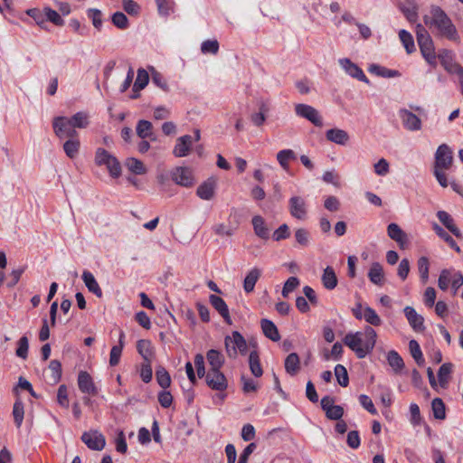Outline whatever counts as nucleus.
I'll list each match as a JSON object with an SVG mask.
<instances>
[{"mask_svg": "<svg viewBox=\"0 0 463 463\" xmlns=\"http://www.w3.org/2000/svg\"><path fill=\"white\" fill-rule=\"evenodd\" d=\"M423 22L436 37L458 44L460 43V35L456 25L440 6L430 5V13L423 15Z\"/></svg>", "mask_w": 463, "mask_h": 463, "instance_id": "nucleus-1", "label": "nucleus"}, {"mask_svg": "<svg viewBox=\"0 0 463 463\" xmlns=\"http://www.w3.org/2000/svg\"><path fill=\"white\" fill-rule=\"evenodd\" d=\"M453 163L452 149L447 144H441L435 152L432 174L441 187L447 188L449 185L454 192L461 194L460 186L454 180L449 181L446 173L452 167Z\"/></svg>", "mask_w": 463, "mask_h": 463, "instance_id": "nucleus-2", "label": "nucleus"}, {"mask_svg": "<svg viewBox=\"0 0 463 463\" xmlns=\"http://www.w3.org/2000/svg\"><path fill=\"white\" fill-rule=\"evenodd\" d=\"M376 337L375 330L367 326L364 333H348L344 338V343L356 354L358 358H364L373 350Z\"/></svg>", "mask_w": 463, "mask_h": 463, "instance_id": "nucleus-3", "label": "nucleus"}, {"mask_svg": "<svg viewBox=\"0 0 463 463\" xmlns=\"http://www.w3.org/2000/svg\"><path fill=\"white\" fill-rule=\"evenodd\" d=\"M416 38L422 57L428 64L436 68L437 53L435 52L434 42L428 30L421 24L416 25Z\"/></svg>", "mask_w": 463, "mask_h": 463, "instance_id": "nucleus-4", "label": "nucleus"}, {"mask_svg": "<svg viewBox=\"0 0 463 463\" xmlns=\"http://www.w3.org/2000/svg\"><path fill=\"white\" fill-rule=\"evenodd\" d=\"M95 164L99 166L106 165L111 177L118 178L121 175L119 161L109 151L99 147L95 153Z\"/></svg>", "mask_w": 463, "mask_h": 463, "instance_id": "nucleus-5", "label": "nucleus"}, {"mask_svg": "<svg viewBox=\"0 0 463 463\" xmlns=\"http://www.w3.org/2000/svg\"><path fill=\"white\" fill-rule=\"evenodd\" d=\"M227 355L231 359H236L238 354L244 355L247 353L248 345L245 338L238 331H233L232 335H227L224 339Z\"/></svg>", "mask_w": 463, "mask_h": 463, "instance_id": "nucleus-6", "label": "nucleus"}, {"mask_svg": "<svg viewBox=\"0 0 463 463\" xmlns=\"http://www.w3.org/2000/svg\"><path fill=\"white\" fill-rule=\"evenodd\" d=\"M53 132L57 137L63 139L65 137H77L78 132L75 128L71 125L67 117L59 116L52 119Z\"/></svg>", "mask_w": 463, "mask_h": 463, "instance_id": "nucleus-7", "label": "nucleus"}, {"mask_svg": "<svg viewBox=\"0 0 463 463\" xmlns=\"http://www.w3.org/2000/svg\"><path fill=\"white\" fill-rule=\"evenodd\" d=\"M295 112L298 117L307 119L316 127H323V118L314 107L307 104H297Z\"/></svg>", "mask_w": 463, "mask_h": 463, "instance_id": "nucleus-8", "label": "nucleus"}, {"mask_svg": "<svg viewBox=\"0 0 463 463\" xmlns=\"http://www.w3.org/2000/svg\"><path fill=\"white\" fill-rule=\"evenodd\" d=\"M82 442L92 450H102L106 446V439L102 433L98 430H89L81 435Z\"/></svg>", "mask_w": 463, "mask_h": 463, "instance_id": "nucleus-9", "label": "nucleus"}, {"mask_svg": "<svg viewBox=\"0 0 463 463\" xmlns=\"http://www.w3.org/2000/svg\"><path fill=\"white\" fill-rule=\"evenodd\" d=\"M205 381L211 389L219 392L226 390L228 386L226 377L220 370H209Z\"/></svg>", "mask_w": 463, "mask_h": 463, "instance_id": "nucleus-10", "label": "nucleus"}, {"mask_svg": "<svg viewBox=\"0 0 463 463\" xmlns=\"http://www.w3.org/2000/svg\"><path fill=\"white\" fill-rule=\"evenodd\" d=\"M230 219V225L226 226L223 223L216 224L213 227V232L215 234L220 236H232L234 232L237 230L240 220L239 216L237 215V210L232 209L231 214L229 216Z\"/></svg>", "mask_w": 463, "mask_h": 463, "instance_id": "nucleus-11", "label": "nucleus"}, {"mask_svg": "<svg viewBox=\"0 0 463 463\" xmlns=\"http://www.w3.org/2000/svg\"><path fill=\"white\" fill-rule=\"evenodd\" d=\"M339 65L341 68L352 78H354L360 81L369 83V80L364 73L363 70L354 63L350 59L348 58H342L338 61Z\"/></svg>", "mask_w": 463, "mask_h": 463, "instance_id": "nucleus-12", "label": "nucleus"}, {"mask_svg": "<svg viewBox=\"0 0 463 463\" xmlns=\"http://www.w3.org/2000/svg\"><path fill=\"white\" fill-rule=\"evenodd\" d=\"M289 213L298 220H304L307 216V203L301 196H292L288 201Z\"/></svg>", "mask_w": 463, "mask_h": 463, "instance_id": "nucleus-13", "label": "nucleus"}, {"mask_svg": "<svg viewBox=\"0 0 463 463\" xmlns=\"http://www.w3.org/2000/svg\"><path fill=\"white\" fill-rule=\"evenodd\" d=\"M399 117L403 127L409 131H418L421 128V120L411 111L402 109L399 110Z\"/></svg>", "mask_w": 463, "mask_h": 463, "instance_id": "nucleus-14", "label": "nucleus"}, {"mask_svg": "<svg viewBox=\"0 0 463 463\" xmlns=\"http://www.w3.org/2000/svg\"><path fill=\"white\" fill-rule=\"evenodd\" d=\"M455 54L452 51L448 49H441L437 53V60L439 59L441 65L448 71H454L455 68H458V73L463 74V69L457 65L454 61Z\"/></svg>", "mask_w": 463, "mask_h": 463, "instance_id": "nucleus-15", "label": "nucleus"}, {"mask_svg": "<svg viewBox=\"0 0 463 463\" xmlns=\"http://www.w3.org/2000/svg\"><path fill=\"white\" fill-rule=\"evenodd\" d=\"M193 146V137L184 135L176 139L175 146L173 149V154L176 157L186 156Z\"/></svg>", "mask_w": 463, "mask_h": 463, "instance_id": "nucleus-16", "label": "nucleus"}, {"mask_svg": "<svg viewBox=\"0 0 463 463\" xmlns=\"http://www.w3.org/2000/svg\"><path fill=\"white\" fill-rule=\"evenodd\" d=\"M404 315L410 324V326L415 330V331H423L425 329L424 327V318L422 316L418 314L416 310L410 306H407L403 309Z\"/></svg>", "mask_w": 463, "mask_h": 463, "instance_id": "nucleus-17", "label": "nucleus"}, {"mask_svg": "<svg viewBox=\"0 0 463 463\" xmlns=\"http://www.w3.org/2000/svg\"><path fill=\"white\" fill-rule=\"evenodd\" d=\"M78 385L80 392L90 395H96L98 390L93 383L91 376L84 371H81L78 376Z\"/></svg>", "mask_w": 463, "mask_h": 463, "instance_id": "nucleus-18", "label": "nucleus"}, {"mask_svg": "<svg viewBox=\"0 0 463 463\" xmlns=\"http://www.w3.org/2000/svg\"><path fill=\"white\" fill-rule=\"evenodd\" d=\"M173 180L179 185L189 187L193 184V175L187 167H177L172 175Z\"/></svg>", "mask_w": 463, "mask_h": 463, "instance_id": "nucleus-19", "label": "nucleus"}, {"mask_svg": "<svg viewBox=\"0 0 463 463\" xmlns=\"http://www.w3.org/2000/svg\"><path fill=\"white\" fill-rule=\"evenodd\" d=\"M387 233L402 249H403L408 242L407 234L396 223H390L388 225Z\"/></svg>", "mask_w": 463, "mask_h": 463, "instance_id": "nucleus-20", "label": "nucleus"}, {"mask_svg": "<svg viewBox=\"0 0 463 463\" xmlns=\"http://www.w3.org/2000/svg\"><path fill=\"white\" fill-rule=\"evenodd\" d=\"M210 303L214 307L216 311L222 316V317L224 319L225 322L228 324H232L228 306L225 303V301L216 295H211L210 298Z\"/></svg>", "mask_w": 463, "mask_h": 463, "instance_id": "nucleus-21", "label": "nucleus"}, {"mask_svg": "<svg viewBox=\"0 0 463 463\" xmlns=\"http://www.w3.org/2000/svg\"><path fill=\"white\" fill-rule=\"evenodd\" d=\"M326 137L328 141L335 143L337 145L345 146L349 139V134L340 128H331L326 132Z\"/></svg>", "mask_w": 463, "mask_h": 463, "instance_id": "nucleus-22", "label": "nucleus"}, {"mask_svg": "<svg viewBox=\"0 0 463 463\" xmlns=\"http://www.w3.org/2000/svg\"><path fill=\"white\" fill-rule=\"evenodd\" d=\"M126 335L123 330L119 331L118 344L112 346L109 354V365L116 366L118 364L122 351L125 345Z\"/></svg>", "mask_w": 463, "mask_h": 463, "instance_id": "nucleus-23", "label": "nucleus"}, {"mask_svg": "<svg viewBox=\"0 0 463 463\" xmlns=\"http://www.w3.org/2000/svg\"><path fill=\"white\" fill-rule=\"evenodd\" d=\"M437 216L439 222L457 238L462 239V233L455 225L452 217L445 211H439Z\"/></svg>", "mask_w": 463, "mask_h": 463, "instance_id": "nucleus-24", "label": "nucleus"}, {"mask_svg": "<svg viewBox=\"0 0 463 463\" xmlns=\"http://www.w3.org/2000/svg\"><path fill=\"white\" fill-rule=\"evenodd\" d=\"M137 350L144 359V362H152L155 353L152 343L149 340H138L137 343Z\"/></svg>", "mask_w": 463, "mask_h": 463, "instance_id": "nucleus-25", "label": "nucleus"}, {"mask_svg": "<svg viewBox=\"0 0 463 463\" xmlns=\"http://www.w3.org/2000/svg\"><path fill=\"white\" fill-rule=\"evenodd\" d=\"M260 326L262 332L266 337L274 342H278L280 339L279 330L272 321L267 318H263L260 320Z\"/></svg>", "mask_w": 463, "mask_h": 463, "instance_id": "nucleus-26", "label": "nucleus"}, {"mask_svg": "<svg viewBox=\"0 0 463 463\" xmlns=\"http://www.w3.org/2000/svg\"><path fill=\"white\" fill-rule=\"evenodd\" d=\"M137 135L142 138H149L152 141L156 140L153 133V125L150 121L146 119H140L136 127Z\"/></svg>", "mask_w": 463, "mask_h": 463, "instance_id": "nucleus-27", "label": "nucleus"}, {"mask_svg": "<svg viewBox=\"0 0 463 463\" xmlns=\"http://www.w3.org/2000/svg\"><path fill=\"white\" fill-rule=\"evenodd\" d=\"M82 280L90 292L101 298L103 293L93 274L88 270L83 271Z\"/></svg>", "mask_w": 463, "mask_h": 463, "instance_id": "nucleus-28", "label": "nucleus"}, {"mask_svg": "<svg viewBox=\"0 0 463 463\" xmlns=\"http://www.w3.org/2000/svg\"><path fill=\"white\" fill-rule=\"evenodd\" d=\"M260 276L261 270L259 268H253L247 273L243 281V289L246 293H251L254 290Z\"/></svg>", "mask_w": 463, "mask_h": 463, "instance_id": "nucleus-29", "label": "nucleus"}, {"mask_svg": "<svg viewBox=\"0 0 463 463\" xmlns=\"http://www.w3.org/2000/svg\"><path fill=\"white\" fill-rule=\"evenodd\" d=\"M254 233L260 239L267 240L269 236V230L267 227L264 219L256 215L251 220Z\"/></svg>", "mask_w": 463, "mask_h": 463, "instance_id": "nucleus-30", "label": "nucleus"}, {"mask_svg": "<svg viewBox=\"0 0 463 463\" xmlns=\"http://www.w3.org/2000/svg\"><path fill=\"white\" fill-rule=\"evenodd\" d=\"M321 280L324 288L328 290H332L337 286V277L332 267L327 266L324 269Z\"/></svg>", "mask_w": 463, "mask_h": 463, "instance_id": "nucleus-31", "label": "nucleus"}, {"mask_svg": "<svg viewBox=\"0 0 463 463\" xmlns=\"http://www.w3.org/2000/svg\"><path fill=\"white\" fill-rule=\"evenodd\" d=\"M368 278L370 281L377 286H383L384 282V273L382 265L379 262H373L369 269Z\"/></svg>", "mask_w": 463, "mask_h": 463, "instance_id": "nucleus-32", "label": "nucleus"}, {"mask_svg": "<svg viewBox=\"0 0 463 463\" xmlns=\"http://www.w3.org/2000/svg\"><path fill=\"white\" fill-rule=\"evenodd\" d=\"M387 362L395 373H401L405 367L403 359L395 350L387 353Z\"/></svg>", "mask_w": 463, "mask_h": 463, "instance_id": "nucleus-33", "label": "nucleus"}, {"mask_svg": "<svg viewBox=\"0 0 463 463\" xmlns=\"http://www.w3.org/2000/svg\"><path fill=\"white\" fill-rule=\"evenodd\" d=\"M214 181L209 179L198 186L196 194L203 200H211L214 195Z\"/></svg>", "mask_w": 463, "mask_h": 463, "instance_id": "nucleus-34", "label": "nucleus"}, {"mask_svg": "<svg viewBox=\"0 0 463 463\" xmlns=\"http://www.w3.org/2000/svg\"><path fill=\"white\" fill-rule=\"evenodd\" d=\"M285 370L290 375H295L300 370V360L296 353L289 354L285 359Z\"/></svg>", "mask_w": 463, "mask_h": 463, "instance_id": "nucleus-35", "label": "nucleus"}, {"mask_svg": "<svg viewBox=\"0 0 463 463\" xmlns=\"http://www.w3.org/2000/svg\"><path fill=\"white\" fill-rule=\"evenodd\" d=\"M69 122L76 128H86L90 125V115L88 112L80 111L72 117L68 118Z\"/></svg>", "mask_w": 463, "mask_h": 463, "instance_id": "nucleus-36", "label": "nucleus"}, {"mask_svg": "<svg viewBox=\"0 0 463 463\" xmlns=\"http://www.w3.org/2000/svg\"><path fill=\"white\" fill-rule=\"evenodd\" d=\"M368 70L371 73H373L383 78H394L399 77L401 75V73L396 70H391L378 64L370 65Z\"/></svg>", "mask_w": 463, "mask_h": 463, "instance_id": "nucleus-37", "label": "nucleus"}, {"mask_svg": "<svg viewBox=\"0 0 463 463\" xmlns=\"http://www.w3.org/2000/svg\"><path fill=\"white\" fill-rule=\"evenodd\" d=\"M249 364L251 373L255 377H260L263 373V370L260 364L259 353L257 351H251L249 355Z\"/></svg>", "mask_w": 463, "mask_h": 463, "instance_id": "nucleus-38", "label": "nucleus"}, {"mask_svg": "<svg viewBox=\"0 0 463 463\" xmlns=\"http://www.w3.org/2000/svg\"><path fill=\"white\" fill-rule=\"evenodd\" d=\"M209 364L211 365L210 370H220L222 366L224 359L222 354L214 349H211L207 352L206 354Z\"/></svg>", "mask_w": 463, "mask_h": 463, "instance_id": "nucleus-39", "label": "nucleus"}, {"mask_svg": "<svg viewBox=\"0 0 463 463\" xmlns=\"http://www.w3.org/2000/svg\"><path fill=\"white\" fill-rule=\"evenodd\" d=\"M148 81H149L148 72L145 69H142V68L138 69L137 79L134 82L132 91L139 92L141 90L146 88V86L148 84Z\"/></svg>", "mask_w": 463, "mask_h": 463, "instance_id": "nucleus-40", "label": "nucleus"}, {"mask_svg": "<svg viewBox=\"0 0 463 463\" xmlns=\"http://www.w3.org/2000/svg\"><path fill=\"white\" fill-rule=\"evenodd\" d=\"M125 165L135 175H145L146 173V168L143 162L135 157L128 158L125 162Z\"/></svg>", "mask_w": 463, "mask_h": 463, "instance_id": "nucleus-41", "label": "nucleus"}, {"mask_svg": "<svg viewBox=\"0 0 463 463\" xmlns=\"http://www.w3.org/2000/svg\"><path fill=\"white\" fill-rule=\"evenodd\" d=\"M63 150L66 154V156L71 159L75 158L77 155L79 154L80 150V141L77 137L74 138H69L64 144H63Z\"/></svg>", "mask_w": 463, "mask_h": 463, "instance_id": "nucleus-42", "label": "nucleus"}, {"mask_svg": "<svg viewBox=\"0 0 463 463\" xmlns=\"http://www.w3.org/2000/svg\"><path fill=\"white\" fill-rule=\"evenodd\" d=\"M399 38L408 54H411L416 51L413 37L408 31L404 29L401 30L399 32Z\"/></svg>", "mask_w": 463, "mask_h": 463, "instance_id": "nucleus-43", "label": "nucleus"}, {"mask_svg": "<svg viewBox=\"0 0 463 463\" xmlns=\"http://www.w3.org/2000/svg\"><path fill=\"white\" fill-rule=\"evenodd\" d=\"M433 230L435 231L436 234L439 237L443 239L449 245L450 248L455 250L457 252L460 251L459 246L456 243L454 239L442 227H440L437 223H434Z\"/></svg>", "mask_w": 463, "mask_h": 463, "instance_id": "nucleus-44", "label": "nucleus"}, {"mask_svg": "<svg viewBox=\"0 0 463 463\" xmlns=\"http://www.w3.org/2000/svg\"><path fill=\"white\" fill-rule=\"evenodd\" d=\"M453 364L451 363L443 364L438 372L439 383L441 387H445L449 383V375L452 372Z\"/></svg>", "mask_w": 463, "mask_h": 463, "instance_id": "nucleus-45", "label": "nucleus"}, {"mask_svg": "<svg viewBox=\"0 0 463 463\" xmlns=\"http://www.w3.org/2000/svg\"><path fill=\"white\" fill-rule=\"evenodd\" d=\"M431 410L435 419L444 420L446 418L445 404L440 398H435L432 400Z\"/></svg>", "mask_w": 463, "mask_h": 463, "instance_id": "nucleus-46", "label": "nucleus"}, {"mask_svg": "<svg viewBox=\"0 0 463 463\" xmlns=\"http://www.w3.org/2000/svg\"><path fill=\"white\" fill-rule=\"evenodd\" d=\"M296 158V155L291 149H283L277 154V160L283 169L288 168L289 160Z\"/></svg>", "mask_w": 463, "mask_h": 463, "instance_id": "nucleus-47", "label": "nucleus"}, {"mask_svg": "<svg viewBox=\"0 0 463 463\" xmlns=\"http://www.w3.org/2000/svg\"><path fill=\"white\" fill-rule=\"evenodd\" d=\"M156 378L157 383L163 388L166 389L171 384V377L168 372L162 366H159L156 371Z\"/></svg>", "mask_w": 463, "mask_h": 463, "instance_id": "nucleus-48", "label": "nucleus"}, {"mask_svg": "<svg viewBox=\"0 0 463 463\" xmlns=\"http://www.w3.org/2000/svg\"><path fill=\"white\" fill-rule=\"evenodd\" d=\"M409 348H410L411 354L413 357V359L415 360V362L420 366L424 364V358H423V354L420 350L419 343L414 339L411 340L409 342Z\"/></svg>", "mask_w": 463, "mask_h": 463, "instance_id": "nucleus-49", "label": "nucleus"}, {"mask_svg": "<svg viewBox=\"0 0 463 463\" xmlns=\"http://www.w3.org/2000/svg\"><path fill=\"white\" fill-rule=\"evenodd\" d=\"M418 270L420 273V279L423 283H426L429 279V268H430V262L429 259L427 257H420L418 260Z\"/></svg>", "mask_w": 463, "mask_h": 463, "instance_id": "nucleus-50", "label": "nucleus"}, {"mask_svg": "<svg viewBox=\"0 0 463 463\" xmlns=\"http://www.w3.org/2000/svg\"><path fill=\"white\" fill-rule=\"evenodd\" d=\"M363 318H364V320L368 324L374 326H378L382 324V319L380 318V317L377 315L375 310L370 307H364Z\"/></svg>", "mask_w": 463, "mask_h": 463, "instance_id": "nucleus-51", "label": "nucleus"}, {"mask_svg": "<svg viewBox=\"0 0 463 463\" xmlns=\"http://www.w3.org/2000/svg\"><path fill=\"white\" fill-rule=\"evenodd\" d=\"M335 375L337 380V383L343 386L346 387L349 383V377L345 367L342 364H337L335 367Z\"/></svg>", "mask_w": 463, "mask_h": 463, "instance_id": "nucleus-52", "label": "nucleus"}, {"mask_svg": "<svg viewBox=\"0 0 463 463\" xmlns=\"http://www.w3.org/2000/svg\"><path fill=\"white\" fill-rule=\"evenodd\" d=\"M49 370L52 372L51 380L57 383L61 378V364L58 360H52L49 364Z\"/></svg>", "mask_w": 463, "mask_h": 463, "instance_id": "nucleus-53", "label": "nucleus"}, {"mask_svg": "<svg viewBox=\"0 0 463 463\" xmlns=\"http://www.w3.org/2000/svg\"><path fill=\"white\" fill-rule=\"evenodd\" d=\"M24 414V403L20 400L15 401L13 408V415L17 428H19L23 423Z\"/></svg>", "mask_w": 463, "mask_h": 463, "instance_id": "nucleus-54", "label": "nucleus"}, {"mask_svg": "<svg viewBox=\"0 0 463 463\" xmlns=\"http://www.w3.org/2000/svg\"><path fill=\"white\" fill-rule=\"evenodd\" d=\"M201 52L203 54H217L219 52V43L217 40H206L201 44Z\"/></svg>", "mask_w": 463, "mask_h": 463, "instance_id": "nucleus-55", "label": "nucleus"}, {"mask_svg": "<svg viewBox=\"0 0 463 463\" xmlns=\"http://www.w3.org/2000/svg\"><path fill=\"white\" fill-rule=\"evenodd\" d=\"M299 286V279L297 277H290L285 282L282 288V296L288 298L289 293L294 291Z\"/></svg>", "mask_w": 463, "mask_h": 463, "instance_id": "nucleus-56", "label": "nucleus"}, {"mask_svg": "<svg viewBox=\"0 0 463 463\" xmlns=\"http://www.w3.org/2000/svg\"><path fill=\"white\" fill-rule=\"evenodd\" d=\"M112 23L118 29H126L128 26V19L122 12H116L112 15Z\"/></svg>", "mask_w": 463, "mask_h": 463, "instance_id": "nucleus-57", "label": "nucleus"}, {"mask_svg": "<svg viewBox=\"0 0 463 463\" xmlns=\"http://www.w3.org/2000/svg\"><path fill=\"white\" fill-rule=\"evenodd\" d=\"M28 348L29 340L27 336H22L18 341V347L15 351V354L22 359H25L28 355Z\"/></svg>", "mask_w": 463, "mask_h": 463, "instance_id": "nucleus-58", "label": "nucleus"}, {"mask_svg": "<svg viewBox=\"0 0 463 463\" xmlns=\"http://www.w3.org/2000/svg\"><path fill=\"white\" fill-rule=\"evenodd\" d=\"M152 83L160 88L162 90L167 92L169 91L168 84L163 75L153 70L152 71Z\"/></svg>", "mask_w": 463, "mask_h": 463, "instance_id": "nucleus-59", "label": "nucleus"}, {"mask_svg": "<svg viewBox=\"0 0 463 463\" xmlns=\"http://www.w3.org/2000/svg\"><path fill=\"white\" fill-rule=\"evenodd\" d=\"M44 15L46 16V19L52 23H53L56 25H62L64 21L61 17V15L53 9L50 7H45L43 9Z\"/></svg>", "mask_w": 463, "mask_h": 463, "instance_id": "nucleus-60", "label": "nucleus"}, {"mask_svg": "<svg viewBox=\"0 0 463 463\" xmlns=\"http://www.w3.org/2000/svg\"><path fill=\"white\" fill-rule=\"evenodd\" d=\"M344 415V408L340 405H334L326 410V416L332 420H339Z\"/></svg>", "mask_w": 463, "mask_h": 463, "instance_id": "nucleus-61", "label": "nucleus"}, {"mask_svg": "<svg viewBox=\"0 0 463 463\" xmlns=\"http://www.w3.org/2000/svg\"><path fill=\"white\" fill-rule=\"evenodd\" d=\"M451 273L449 269H443L441 270L439 280H438V286L441 290H447L449 288V283L451 282Z\"/></svg>", "mask_w": 463, "mask_h": 463, "instance_id": "nucleus-62", "label": "nucleus"}, {"mask_svg": "<svg viewBox=\"0 0 463 463\" xmlns=\"http://www.w3.org/2000/svg\"><path fill=\"white\" fill-rule=\"evenodd\" d=\"M57 402L61 407L66 409L69 407L68 392L64 384L60 385L58 388Z\"/></svg>", "mask_w": 463, "mask_h": 463, "instance_id": "nucleus-63", "label": "nucleus"}, {"mask_svg": "<svg viewBox=\"0 0 463 463\" xmlns=\"http://www.w3.org/2000/svg\"><path fill=\"white\" fill-rule=\"evenodd\" d=\"M309 232L304 228H299L295 232V238L301 246H307L309 243Z\"/></svg>", "mask_w": 463, "mask_h": 463, "instance_id": "nucleus-64", "label": "nucleus"}]
</instances>
